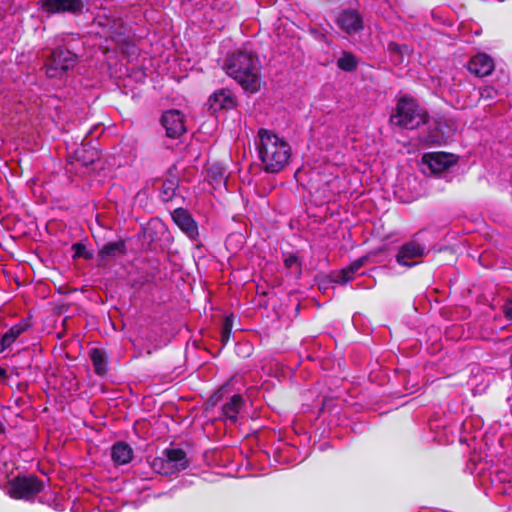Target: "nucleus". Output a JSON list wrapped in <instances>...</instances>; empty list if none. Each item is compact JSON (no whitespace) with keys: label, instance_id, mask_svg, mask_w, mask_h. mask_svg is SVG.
Instances as JSON below:
<instances>
[{"label":"nucleus","instance_id":"24","mask_svg":"<svg viewBox=\"0 0 512 512\" xmlns=\"http://www.w3.org/2000/svg\"><path fill=\"white\" fill-rule=\"evenodd\" d=\"M357 60L349 52H343L342 56L338 59L337 65L341 70L352 72L357 68Z\"/></svg>","mask_w":512,"mask_h":512},{"label":"nucleus","instance_id":"34","mask_svg":"<svg viewBox=\"0 0 512 512\" xmlns=\"http://www.w3.org/2000/svg\"><path fill=\"white\" fill-rule=\"evenodd\" d=\"M510 366L512 367V353H511V356H510Z\"/></svg>","mask_w":512,"mask_h":512},{"label":"nucleus","instance_id":"21","mask_svg":"<svg viewBox=\"0 0 512 512\" xmlns=\"http://www.w3.org/2000/svg\"><path fill=\"white\" fill-rule=\"evenodd\" d=\"M126 252V244L123 240L107 242L100 249L99 255L102 259L115 258Z\"/></svg>","mask_w":512,"mask_h":512},{"label":"nucleus","instance_id":"11","mask_svg":"<svg viewBox=\"0 0 512 512\" xmlns=\"http://www.w3.org/2000/svg\"><path fill=\"white\" fill-rule=\"evenodd\" d=\"M336 21L338 26L347 34H355L363 29L362 17L353 9L342 11Z\"/></svg>","mask_w":512,"mask_h":512},{"label":"nucleus","instance_id":"19","mask_svg":"<svg viewBox=\"0 0 512 512\" xmlns=\"http://www.w3.org/2000/svg\"><path fill=\"white\" fill-rule=\"evenodd\" d=\"M387 51L389 53V59L394 65H401L411 53V49L408 45L398 44L396 42L388 43Z\"/></svg>","mask_w":512,"mask_h":512},{"label":"nucleus","instance_id":"29","mask_svg":"<svg viewBox=\"0 0 512 512\" xmlns=\"http://www.w3.org/2000/svg\"><path fill=\"white\" fill-rule=\"evenodd\" d=\"M498 95V91L492 86H485L480 89V98L487 101L494 100Z\"/></svg>","mask_w":512,"mask_h":512},{"label":"nucleus","instance_id":"23","mask_svg":"<svg viewBox=\"0 0 512 512\" xmlns=\"http://www.w3.org/2000/svg\"><path fill=\"white\" fill-rule=\"evenodd\" d=\"M178 187V179L175 177L167 178L162 181L159 196L163 202H168L174 197Z\"/></svg>","mask_w":512,"mask_h":512},{"label":"nucleus","instance_id":"28","mask_svg":"<svg viewBox=\"0 0 512 512\" xmlns=\"http://www.w3.org/2000/svg\"><path fill=\"white\" fill-rule=\"evenodd\" d=\"M72 250L74 252V258H91V254L87 251L86 246L82 243H74L72 245Z\"/></svg>","mask_w":512,"mask_h":512},{"label":"nucleus","instance_id":"6","mask_svg":"<svg viewBox=\"0 0 512 512\" xmlns=\"http://www.w3.org/2000/svg\"><path fill=\"white\" fill-rule=\"evenodd\" d=\"M43 489V483L35 476L17 477L9 483L8 494L11 498L31 500Z\"/></svg>","mask_w":512,"mask_h":512},{"label":"nucleus","instance_id":"13","mask_svg":"<svg viewBox=\"0 0 512 512\" xmlns=\"http://www.w3.org/2000/svg\"><path fill=\"white\" fill-rule=\"evenodd\" d=\"M423 162L426 163L433 173H441L447 170L455 162L452 154L444 152H433L423 156Z\"/></svg>","mask_w":512,"mask_h":512},{"label":"nucleus","instance_id":"16","mask_svg":"<svg viewBox=\"0 0 512 512\" xmlns=\"http://www.w3.org/2000/svg\"><path fill=\"white\" fill-rule=\"evenodd\" d=\"M367 257H360L353 261L348 267L343 268L341 271L333 276V281L339 284H345L352 281L354 275L364 266L367 261Z\"/></svg>","mask_w":512,"mask_h":512},{"label":"nucleus","instance_id":"4","mask_svg":"<svg viewBox=\"0 0 512 512\" xmlns=\"http://www.w3.org/2000/svg\"><path fill=\"white\" fill-rule=\"evenodd\" d=\"M189 466V460L184 450L180 448L165 449L161 456L151 462L152 469L161 475L170 476L185 470Z\"/></svg>","mask_w":512,"mask_h":512},{"label":"nucleus","instance_id":"27","mask_svg":"<svg viewBox=\"0 0 512 512\" xmlns=\"http://www.w3.org/2000/svg\"><path fill=\"white\" fill-rule=\"evenodd\" d=\"M284 266L286 269L288 270H293L295 269V271L300 274L301 273V269H300V262H299V258L296 254H287L284 256Z\"/></svg>","mask_w":512,"mask_h":512},{"label":"nucleus","instance_id":"35","mask_svg":"<svg viewBox=\"0 0 512 512\" xmlns=\"http://www.w3.org/2000/svg\"><path fill=\"white\" fill-rule=\"evenodd\" d=\"M59 41H61V42H65L64 37H61V39H60Z\"/></svg>","mask_w":512,"mask_h":512},{"label":"nucleus","instance_id":"30","mask_svg":"<svg viewBox=\"0 0 512 512\" xmlns=\"http://www.w3.org/2000/svg\"><path fill=\"white\" fill-rule=\"evenodd\" d=\"M503 311L505 317L512 321V299L505 303Z\"/></svg>","mask_w":512,"mask_h":512},{"label":"nucleus","instance_id":"12","mask_svg":"<svg viewBox=\"0 0 512 512\" xmlns=\"http://www.w3.org/2000/svg\"><path fill=\"white\" fill-rule=\"evenodd\" d=\"M468 70L477 77L490 75L494 70V61L486 53H478L468 63Z\"/></svg>","mask_w":512,"mask_h":512},{"label":"nucleus","instance_id":"26","mask_svg":"<svg viewBox=\"0 0 512 512\" xmlns=\"http://www.w3.org/2000/svg\"><path fill=\"white\" fill-rule=\"evenodd\" d=\"M233 328L232 316H226L221 328V342L226 345L230 339Z\"/></svg>","mask_w":512,"mask_h":512},{"label":"nucleus","instance_id":"8","mask_svg":"<svg viewBox=\"0 0 512 512\" xmlns=\"http://www.w3.org/2000/svg\"><path fill=\"white\" fill-rule=\"evenodd\" d=\"M426 250L427 247L424 244L419 243L416 237H414L399 248L396 261L399 265L409 268L413 267L419 263L415 259L424 256Z\"/></svg>","mask_w":512,"mask_h":512},{"label":"nucleus","instance_id":"9","mask_svg":"<svg viewBox=\"0 0 512 512\" xmlns=\"http://www.w3.org/2000/svg\"><path fill=\"white\" fill-rule=\"evenodd\" d=\"M171 216L174 223L188 238L191 240L197 239L199 235L198 225L186 209L177 208L172 212Z\"/></svg>","mask_w":512,"mask_h":512},{"label":"nucleus","instance_id":"25","mask_svg":"<svg viewBox=\"0 0 512 512\" xmlns=\"http://www.w3.org/2000/svg\"><path fill=\"white\" fill-rule=\"evenodd\" d=\"M97 157L98 154L93 149L86 151L85 149L80 148L75 151L76 160L81 161L83 165L92 164Z\"/></svg>","mask_w":512,"mask_h":512},{"label":"nucleus","instance_id":"32","mask_svg":"<svg viewBox=\"0 0 512 512\" xmlns=\"http://www.w3.org/2000/svg\"><path fill=\"white\" fill-rule=\"evenodd\" d=\"M5 432V426L4 424L0 421V434H3Z\"/></svg>","mask_w":512,"mask_h":512},{"label":"nucleus","instance_id":"22","mask_svg":"<svg viewBox=\"0 0 512 512\" xmlns=\"http://www.w3.org/2000/svg\"><path fill=\"white\" fill-rule=\"evenodd\" d=\"M91 362L94 366L95 373L102 376L107 372V358L103 350L93 348L89 352Z\"/></svg>","mask_w":512,"mask_h":512},{"label":"nucleus","instance_id":"15","mask_svg":"<svg viewBox=\"0 0 512 512\" xmlns=\"http://www.w3.org/2000/svg\"><path fill=\"white\" fill-rule=\"evenodd\" d=\"M245 401L239 394H235L222 406V417L226 423L235 424L244 409Z\"/></svg>","mask_w":512,"mask_h":512},{"label":"nucleus","instance_id":"1","mask_svg":"<svg viewBox=\"0 0 512 512\" xmlns=\"http://www.w3.org/2000/svg\"><path fill=\"white\" fill-rule=\"evenodd\" d=\"M256 147L264 170L269 173L280 172L291 158L290 144L268 129L258 130Z\"/></svg>","mask_w":512,"mask_h":512},{"label":"nucleus","instance_id":"3","mask_svg":"<svg viewBox=\"0 0 512 512\" xmlns=\"http://www.w3.org/2000/svg\"><path fill=\"white\" fill-rule=\"evenodd\" d=\"M427 120L426 111L410 96L398 99L395 111L390 117L392 125L406 129H416Z\"/></svg>","mask_w":512,"mask_h":512},{"label":"nucleus","instance_id":"33","mask_svg":"<svg viewBox=\"0 0 512 512\" xmlns=\"http://www.w3.org/2000/svg\"><path fill=\"white\" fill-rule=\"evenodd\" d=\"M5 375H6L5 370H4L3 368H1V367H0V379H1V378H3V377H5Z\"/></svg>","mask_w":512,"mask_h":512},{"label":"nucleus","instance_id":"2","mask_svg":"<svg viewBox=\"0 0 512 512\" xmlns=\"http://www.w3.org/2000/svg\"><path fill=\"white\" fill-rule=\"evenodd\" d=\"M227 75L245 91L254 93L260 88V68L257 57L251 52L238 50L229 55L224 64Z\"/></svg>","mask_w":512,"mask_h":512},{"label":"nucleus","instance_id":"5","mask_svg":"<svg viewBox=\"0 0 512 512\" xmlns=\"http://www.w3.org/2000/svg\"><path fill=\"white\" fill-rule=\"evenodd\" d=\"M77 61V54L61 46L56 47L45 63L46 75L50 78H62L75 67Z\"/></svg>","mask_w":512,"mask_h":512},{"label":"nucleus","instance_id":"18","mask_svg":"<svg viewBox=\"0 0 512 512\" xmlns=\"http://www.w3.org/2000/svg\"><path fill=\"white\" fill-rule=\"evenodd\" d=\"M29 327V324L26 321H22L13 325L0 340V352H3L5 349L9 348L15 340Z\"/></svg>","mask_w":512,"mask_h":512},{"label":"nucleus","instance_id":"7","mask_svg":"<svg viewBox=\"0 0 512 512\" xmlns=\"http://www.w3.org/2000/svg\"><path fill=\"white\" fill-rule=\"evenodd\" d=\"M88 0H40L39 6L42 12L47 14L69 13L80 15L87 10Z\"/></svg>","mask_w":512,"mask_h":512},{"label":"nucleus","instance_id":"10","mask_svg":"<svg viewBox=\"0 0 512 512\" xmlns=\"http://www.w3.org/2000/svg\"><path fill=\"white\" fill-rule=\"evenodd\" d=\"M161 123L166 130V135L170 138H178L186 130L184 117L178 110L166 111L162 115Z\"/></svg>","mask_w":512,"mask_h":512},{"label":"nucleus","instance_id":"17","mask_svg":"<svg viewBox=\"0 0 512 512\" xmlns=\"http://www.w3.org/2000/svg\"><path fill=\"white\" fill-rule=\"evenodd\" d=\"M111 458L115 465L128 464L133 458V449L125 442H116L111 448Z\"/></svg>","mask_w":512,"mask_h":512},{"label":"nucleus","instance_id":"31","mask_svg":"<svg viewBox=\"0 0 512 512\" xmlns=\"http://www.w3.org/2000/svg\"><path fill=\"white\" fill-rule=\"evenodd\" d=\"M497 478L500 480V481H506V477L503 475V473H498L497 475Z\"/></svg>","mask_w":512,"mask_h":512},{"label":"nucleus","instance_id":"20","mask_svg":"<svg viewBox=\"0 0 512 512\" xmlns=\"http://www.w3.org/2000/svg\"><path fill=\"white\" fill-rule=\"evenodd\" d=\"M207 177L214 188L226 186V169L219 163H214L208 168Z\"/></svg>","mask_w":512,"mask_h":512},{"label":"nucleus","instance_id":"14","mask_svg":"<svg viewBox=\"0 0 512 512\" xmlns=\"http://www.w3.org/2000/svg\"><path fill=\"white\" fill-rule=\"evenodd\" d=\"M209 109L214 113L222 109H232L236 105L233 93L229 89L215 91L208 100Z\"/></svg>","mask_w":512,"mask_h":512}]
</instances>
